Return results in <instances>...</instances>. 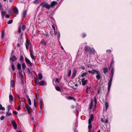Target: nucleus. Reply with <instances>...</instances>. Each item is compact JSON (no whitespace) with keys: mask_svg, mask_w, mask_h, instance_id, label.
<instances>
[{"mask_svg":"<svg viewBox=\"0 0 132 132\" xmlns=\"http://www.w3.org/2000/svg\"><path fill=\"white\" fill-rule=\"evenodd\" d=\"M96 78L98 80H99L100 79H101L102 77L101 74L99 75H97L96 76Z\"/></svg>","mask_w":132,"mask_h":132,"instance_id":"obj_12","label":"nucleus"},{"mask_svg":"<svg viewBox=\"0 0 132 132\" xmlns=\"http://www.w3.org/2000/svg\"><path fill=\"white\" fill-rule=\"evenodd\" d=\"M39 96L38 95V94L37 93L35 94V98L36 99H38V97Z\"/></svg>","mask_w":132,"mask_h":132,"instance_id":"obj_51","label":"nucleus"},{"mask_svg":"<svg viewBox=\"0 0 132 132\" xmlns=\"http://www.w3.org/2000/svg\"><path fill=\"white\" fill-rule=\"evenodd\" d=\"M30 56L32 59H34L33 57H35V56L34 55V53L32 50H30Z\"/></svg>","mask_w":132,"mask_h":132,"instance_id":"obj_10","label":"nucleus"},{"mask_svg":"<svg viewBox=\"0 0 132 132\" xmlns=\"http://www.w3.org/2000/svg\"><path fill=\"white\" fill-rule=\"evenodd\" d=\"M34 79L35 80V82L36 84L37 83H38V82H39L38 80L35 77Z\"/></svg>","mask_w":132,"mask_h":132,"instance_id":"obj_28","label":"nucleus"},{"mask_svg":"<svg viewBox=\"0 0 132 132\" xmlns=\"http://www.w3.org/2000/svg\"><path fill=\"white\" fill-rule=\"evenodd\" d=\"M7 108H8V111L9 112L10 111V110L11 109V106L10 105H9L7 106Z\"/></svg>","mask_w":132,"mask_h":132,"instance_id":"obj_46","label":"nucleus"},{"mask_svg":"<svg viewBox=\"0 0 132 132\" xmlns=\"http://www.w3.org/2000/svg\"><path fill=\"white\" fill-rule=\"evenodd\" d=\"M21 28L20 27L18 28V33H20L21 32Z\"/></svg>","mask_w":132,"mask_h":132,"instance_id":"obj_52","label":"nucleus"},{"mask_svg":"<svg viewBox=\"0 0 132 132\" xmlns=\"http://www.w3.org/2000/svg\"><path fill=\"white\" fill-rule=\"evenodd\" d=\"M105 105L106 108V110H107L108 109L109 107L108 104V103L106 102L105 103Z\"/></svg>","mask_w":132,"mask_h":132,"instance_id":"obj_39","label":"nucleus"},{"mask_svg":"<svg viewBox=\"0 0 132 132\" xmlns=\"http://www.w3.org/2000/svg\"><path fill=\"white\" fill-rule=\"evenodd\" d=\"M93 106V102L92 101V100L91 102L90 103V104L89 105V108L91 109Z\"/></svg>","mask_w":132,"mask_h":132,"instance_id":"obj_31","label":"nucleus"},{"mask_svg":"<svg viewBox=\"0 0 132 132\" xmlns=\"http://www.w3.org/2000/svg\"><path fill=\"white\" fill-rule=\"evenodd\" d=\"M38 76L39 79L40 80H41L43 78V76L41 73L38 74Z\"/></svg>","mask_w":132,"mask_h":132,"instance_id":"obj_19","label":"nucleus"},{"mask_svg":"<svg viewBox=\"0 0 132 132\" xmlns=\"http://www.w3.org/2000/svg\"><path fill=\"white\" fill-rule=\"evenodd\" d=\"M94 102L95 103V104H97V102H96V97L94 96Z\"/></svg>","mask_w":132,"mask_h":132,"instance_id":"obj_56","label":"nucleus"},{"mask_svg":"<svg viewBox=\"0 0 132 132\" xmlns=\"http://www.w3.org/2000/svg\"><path fill=\"white\" fill-rule=\"evenodd\" d=\"M25 60L26 62L28 64V66H30V67H32L33 65V64H32L30 62V60L28 59L27 58L25 57Z\"/></svg>","mask_w":132,"mask_h":132,"instance_id":"obj_4","label":"nucleus"},{"mask_svg":"<svg viewBox=\"0 0 132 132\" xmlns=\"http://www.w3.org/2000/svg\"><path fill=\"white\" fill-rule=\"evenodd\" d=\"M114 71V69L113 68H112L111 70V72L110 75V79L108 83H109V88L112 82V80L113 77V76Z\"/></svg>","mask_w":132,"mask_h":132,"instance_id":"obj_2","label":"nucleus"},{"mask_svg":"<svg viewBox=\"0 0 132 132\" xmlns=\"http://www.w3.org/2000/svg\"><path fill=\"white\" fill-rule=\"evenodd\" d=\"M59 81L58 79V78H56V80L55 81V83H56V82H57L59 83Z\"/></svg>","mask_w":132,"mask_h":132,"instance_id":"obj_58","label":"nucleus"},{"mask_svg":"<svg viewBox=\"0 0 132 132\" xmlns=\"http://www.w3.org/2000/svg\"><path fill=\"white\" fill-rule=\"evenodd\" d=\"M89 48H89L88 46L86 45L84 48L85 50L86 51V52L88 50Z\"/></svg>","mask_w":132,"mask_h":132,"instance_id":"obj_36","label":"nucleus"},{"mask_svg":"<svg viewBox=\"0 0 132 132\" xmlns=\"http://www.w3.org/2000/svg\"><path fill=\"white\" fill-rule=\"evenodd\" d=\"M81 36L82 38H84L86 36V34L83 33L82 34Z\"/></svg>","mask_w":132,"mask_h":132,"instance_id":"obj_42","label":"nucleus"},{"mask_svg":"<svg viewBox=\"0 0 132 132\" xmlns=\"http://www.w3.org/2000/svg\"><path fill=\"white\" fill-rule=\"evenodd\" d=\"M27 13V11L26 10H25L24 11L23 14V18H25Z\"/></svg>","mask_w":132,"mask_h":132,"instance_id":"obj_25","label":"nucleus"},{"mask_svg":"<svg viewBox=\"0 0 132 132\" xmlns=\"http://www.w3.org/2000/svg\"><path fill=\"white\" fill-rule=\"evenodd\" d=\"M11 68L12 70L13 71H14L15 70V68L14 65L13 63H11Z\"/></svg>","mask_w":132,"mask_h":132,"instance_id":"obj_24","label":"nucleus"},{"mask_svg":"<svg viewBox=\"0 0 132 132\" xmlns=\"http://www.w3.org/2000/svg\"><path fill=\"white\" fill-rule=\"evenodd\" d=\"M9 112H8V111H7L6 112V116L7 117L8 116H9L12 115L11 113V112L9 113Z\"/></svg>","mask_w":132,"mask_h":132,"instance_id":"obj_32","label":"nucleus"},{"mask_svg":"<svg viewBox=\"0 0 132 132\" xmlns=\"http://www.w3.org/2000/svg\"><path fill=\"white\" fill-rule=\"evenodd\" d=\"M95 73H96V74L97 75H99L100 74H101V73L99 71H97L96 70V72Z\"/></svg>","mask_w":132,"mask_h":132,"instance_id":"obj_60","label":"nucleus"},{"mask_svg":"<svg viewBox=\"0 0 132 132\" xmlns=\"http://www.w3.org/2000/svg\"><path fill=\"white\" fill-rule=\"evenodd\" d=\"M71 73V70H69L68 74V77H70Z\"/></svg>","mask_w":132,"mask_h":132,"instance_id":"obj_47","label":"nucleus"},{"mask_svg":"<svg viewBox=\"0 0 132 132\" xmlns=\"http://www.w3.org/2000/svg\"><path fill=\"white\" fill-rule=\"evenodd\" d=\"M17 58L16 56L14 55L12 56V57L10 58V61H11L12 62V63H13L14 61H15L16 60Z\"/></svg>","mask_w":132,"mask_h":132,"instance_id":"obj_8","label":"nucleus"},{"mask_svg":"<svg viewBox=\"0 0 132 132\" xmlns=\"http://www.w3.org/2000/svg\"><path fill=\"white\" fill-rule=\"evenodd\" d=\"M23 33H22L20 35V39L21 40H22L23 39Z\"/></svg>","mask_w":132,"mask_h":132,"instance_id":"obj_54","label":"nucleus"},{"mask_svg":"<svg viewBox=\"0 0 132 132\" xmlns=\"http://www.w3.org/2000/svg\"><path fill=\"white\" fill-rule=\"evenodd\" d=\"M57 91L60 92L61 91V89L59 86L55 87Z\"/></svg>","mask_w":132,"mask_h":132,"instance_id":"obj_29","label":"nucleus"},{"mask_svg":"<svg viewBox=\"0 0 132 132\" xmlns=\"http://www.w3.org/2000/svg\"><path fill=\"white\" fill-rule=\"evenodd\" d=\"M39 0H35L34 2V3H38L39 2Z\"/></svg>","mask_w":132,"mask_h":132,"instance_id":"obj_55","label":"nucleus"},{"mask_svg":"<svg viewBox=\"0 0 132 132\" xmlns=\"http://www.w3.org/2000/svg\"><path fill=\"white\" fill-rule=\"evenodd\" d=\"M111 84L110 86V87H109V83H108V92L106 94V95H107V96L109 94V92L110 91V89L111 88Z\"/></svg>","mask_w":132,"mask_h":132,"instance_id":"obj_20","label":"nucleus"},{"mask_svg":"<svg viewBox=\"0 0 132 132\" xmlns=\"http://www.w3.org/2000/svg\"><path fill=\"white\" fill-rule=\"evenodd\" d=\"M103 72L105 74L108 72V69L107 68H103Z\"/></svg>","mask_w":132,"mask_h":132,"instance_id":"obj_18","label":"nucleus"},{"mask_svg":"<svg viewBox=\"0 0 132 132\" xmlns=\"http://www.w3.org/2000/svg\"><path fill=\"white\" fill-rule=\"evenodd\" d=\"M6 12H5L4 11H2L1 12V14L2 16L3 17H4L5 15L6 14Z\"/></svg>","mask_w":132,"mask_h":132,"instance_id":"obj_33","label":"nucleus"},{"mask_svg":"<svg viewBox=\"0 0 132 132\" xmlns=\"http://www.w3.org/2000/svg\"><path fill=\"white\" fill-rule=\"evenodd\" d=\"M41 43L42 45H43L44 46H46V43L45 40L42 39L41 41Z\"/></svg>","mask_w":132,"mask_h":132,"instance_id":"obj_13","label":"nucleus"},{"mask_svg":"<svg viewBox=\"0 0 132 132\" xmlns=\"http://www.w3.org/2000/svg\"><path fill=\"white\" fill-rule=\"evenodd\" d=\"M106 52L108 53H111V50H108L106 51Z\"/></svg>","mask_w":132,"mask_h":132,"instance_id":"obj_57","label":"nucleus"},{"mask_svg":"<svg viewBox=\"0 0 132 132\" xmlns=\"http://www.w3.org/2000/svg\"><path fill=\"white\" fill-rule=\"evenodd\" d=\"M77 70L76 69L73 70L72 74V77H74L77 73Z\"/></svg>","mask_w":132,"mask_h":132,"instance_id":"obj_16","label":"nucleus"},{"mask_svg":"<svg viewBox=\"0 0 132 132\" xmlns=\"http://www.w3.org/2000/svg\"><path fill=\"white\" fill-rule=\"evenodd\" d=\"M27 71L28 72L29 74L31 75L32 74V72L30 71V69L29 68H27Z\"/></svg>","mask_w":132,"mask_h":132,"instance_id":"obj_35","label":"nucleus"},{"mask_svg":"<svg viewBox=\"0 0 132 132\" xmlns=\"http://www.w3.org/2000/svg\"><path fill=\"white\" fill-rule=\"evenodd\" d=\"M24 60V57L22 55L20 56V62H22V61Z\"/></svg>","mask_w":132,"mask_h":132,"instance_id":"obj_43","label":"nucleus"},{"mask_svg":"<svg viewBox=\"0 0 132 132\" xmlns=\"http://www.w3.org/2000/svg\"><path fill=\"white\" fill-rule=\"evenodd\" d=\"M17 96L18 97L19 99V101H20V94H18L17 95Z\"/></svg>","mask_w":132,"mask_h":132,"instance_id":"obj_59","label":"nucleus"},{"mask_svg":"<svg viewBox=\"0 0 132 132\" xmlns=\"http://www.w3.org/2000/svg\"><path fill=\"white\" fill-rule=\"evenodd\" d=\"M13 113L15 115H17L18 114V112L15 111H13Z\"/></svg>","mask_w":132,"mask_h":132,"instance_id":"obj_63","label":"nucleus"},{"mask_svg":"<svg viewBox=\"0 0 132 132\" xmlns=\"http://www.w3.org/2000/svg\"><path fill=\"white\" fill-rule=\"evenodd\" d=\"M5 17L6 18H9L10 17V15L8 14H6L5 15Z\"/></svg>","mask_w":132,"mask_h":132,"instance_id":"obj_64","label":"nucleus"},{"mask_svg":"<svg viewBox=\"0 0 132 132\" xmlns=\"http://www.w3.org/2000/svg\"><path fill=\"white\" fill-rule=\"evenodd\" d=\"M22 67L23 69H24L26 68V66L24 63H23L22 65Z\"/></svg>","mask_w":132,"mask_h":132,"instance_id":"obj_30","label":"nucleus"},{"mask_svg":"<svg viewBox=\"0 0 132 132\" xmlns=\"http://www.w3.org/2000/svg\"><path fill=\"white\" fill-rule=\"evenodd\" d=\"M9 100L10 101L12 102L13 101V97L12 95L11 94H10L9 96Z\"/></svg>","mask_w":132,"mask_h":132,"instance_id":"obj_22","label":"nucleus"},{"mask_svg":"<svg viewBox=\"0 0 132 132\" xmlns=\"http://www.w3.org/2000/svg\"><path fill=\"white\" fill-rule=\"evenodd\" d=\"M11 86L13 87L15 86V82L13 80H12L10 82Z\"/></svg>","mask_w":132,"mask_h":132,"instance_id":"obj_11","label":"nucleus"},{"mask_svg":"<svg viewBox=\"0 0 132 132\" xmlns=\"http://www.w3.org/2000/svg\"><path fill=\"white\" fill-rule=\"evenodd\" d=\"M11 123L14 127L15 129H16L17 128V125L16 122L13 120L11 121Z\"/></svg>","mask_w":132,"mask_h":132,"instance_id":"obj_7","label":"nucleus"},{"mask_svg":"<svg viewBox=\"0 0 132 132\" xmlns=\"http://www.w3.org/2000/svg\"><path fill=\"white\" fill-rule=\"evenodd\" d=\"M5 110V108L3 107H2V105L1 104H0V110Z\"/></svg>","mask_w":132,"mask_h":132,"instance_id":"obj_37","label":"nucleus"},{"mask_svg":"<svg viewBox=\"0 0 132 132\" xmlns=\"http://www.w3.org/2000/svg\"><path fill=\"white\" fill-rule=\"evenodd\" d=\"M31 44V43L29 39H27L26 41V43H25V45L26 48L27 50H28V46H29V44Z\"/></svg>","mask_w":132,"mask_h":132,"instance_id":"obj_5","label":"nucleus"},{"mask_svg":"<svg viewBox=\"0 0 132 132\" xmlns=\"http://www.w3.org/2000/svg\"><path fill=\"white\" fill-rule=\"evenodd\" d=\"M114 62V57H112V61L111 62L110 65L109 67V68H110L112 66Z\"/></svg>","mask_w":132,"mask_h":132,"instance_id":"obj_17","label":"nucleus"},{"mask_svg":"<svg viewBox=\"0 0 132 132\" xmlns=\"http://www.w3.org/2000/svg\"><path fill=\"white\" fill-rule=\"evenodd\" d=\"M26 28V26L24 25H22V29L23 31H24Z\"/></svg>","mask_w":132,"mask_h":132,"instance_id":"obj_44","label":"nucleus"},{"mask_svg":"<svg viewBox=\"0 0 132 132\" xmlns=\"http://www.w3.org/2000/svg\"><path fill=\"white\" fill-rule=\"evenodd\" d=\"M5 118V116H2L0 118V120H3Z\"/></svg>","mask_w":132,"mask_h":132,"instance_id":"obj_49","label":"nucleus"},{"mask_svg":"<svg viewBox=\"0 0 132 132\" xmlns=\"http://www.w3.org/2000/svg\"><path fill=\"white\" fill-rule=\"evenodd\" d=\"M90 49V53L92 54H94L95 53V50L93 48H89Z\"/></svg>","mask_w":132,"mask_h":132,"instance_id":"obj_14","label":"nucleus"},{"mask_svg":"<svg viewBox=\"0 0 132 132\" xmlns=\"http://www.w3.org/2000/svg\"><path fill=\"white\" fill-rule=\"evenodd\" d=\"M66 97L69 100H74L75 99L73 97L70 96H67Z\"/></svg>","mask_w":132,"mask_h":132,"instance_id":"obj_23","label":"nucleus"},{"mask_svg":"<svg viewBox=\"0 0 132 132\" xmlns=\"http://www.w3.org/2000/svg\"><path fill=\"white\" fill-rule=\"evenodd\" d=\"M87 74V73L86 72H85V73H82L81 76V77H84V76L86 75Z\"/></svg>","mask_w":132,"mask_h":132,"instance_id":"obj_40","label":"nucleus"},{"mask_svg":"<svg viewBox=\"0 0 132 132\" xmlns=\"http://www.w3.org/2000/svg\"><path fill=\"white\" fill-rule=\"evenodd\" d=\"M13 12L15 14H18V9L16 8H14L13 9Z\"/></svg>","mask_w":132,"mask_h":132,"instance_id":"obj_15","label":"nucleus"},{"mask_svg":"<svg viewBox=\"0 0 132 132\" xmlns=\"http://www.w3.org/2000/svg\"><path fill=\"white\" fill-rule=\"evenodd\" d=\"M43 35H45V39L47 38H48L49 37V35L48 34V32H46V34H45L44 33H43Z\"/></svg>","mask_w":132,"mask_h":132,"instance_id":"obj_27","label":"nucleus"},{"mask_svg":"<svg viewBox=\"0 0 132 132\" xmlns=\"http://www.w3.org/2000/svg\"><path fill=\"white\" fill-rule=\"evenodd\" d=\"M85 78H83L81 80V82H82V85L83 86H84L86 85L87 83V80H85Z\"/></svg>","mask_w":132,"mask_h":132,"instance_id":"obj_9","label":"nucleus"},{"mask_svg":"<svg viewBox=\"0 0 132 132\" xmlns=\"http://www.w3.org/2000/svg\"><path fill=\"white\" fill-rule=\"evenodd\" d=\"M4 31H2V33L1 35V37L2 38H3V37H4Z\"/></svg>","mask_w":132,"mask_h":132,"instance_id":"obj_50","label":"nucleus"},{"mask_svg":"<svg viewBox=\"0 0 132 132\" xmlns=\"http://www.w3.org/2000/svg\"><path fill=\"white\" fill-rule=\"evenodd\" d=\"M28 104L30 105H31V102L30 99H28Z\"/></svg>","mask_w":132,"mask_h":132,"instance_id":"obj_48","label":"nucleus"},{"mask_svg":"<svg viewBox=\"0 0 132 132\" xmlns=\"http://www.w3.org/2000/svg\"><path fill=\"white\" fill-rule=\"evenodd\" d=\"M89 125L88 126V127L89 129V131L90 130V129L92 128V125H91V123H88Z\"/></svg>","mask_w":132,"mask_h":132,"instance_id":"obj_34","label":"nucleus"},{"mask_svg":"<svg viewBox=\"0 0 132 132\" xmlns=\"http://www.w3.org/2000/svg\"><path fill=\"white\" fill-rule=\"evenodd\" d=\"M91 73L93 74H94L96 72V70L94 69L92 70L91 71Z\"/></svg>","mask_w":132,"mask_h":132,"instance_id":"obj_41","label":"nucleus"},{"mask_svg":"<svg viewBox=\"0 0 132 132\" xmlns=\"http://www.w3.org/2000/svg\"><path fill=\"white\" fill-rule=\"evenodd\" d=\"M108 120L107 119H106L105 120V121H104V123H105L106 124L108 123Z\"/></svg>","mask_w":132,"mask_h":132,"instance_id":"obj_61","label":"nucleus"},{"mask_svg":"<svg viewBox=\"0 0 132 132\" xmlns=\"http://www.w3.org/2000/svg\"><path fill=\"white\" fill-rule=\"evenodd\" d=\"M39 84L41 86H43L44 85L45 82L44 81L42 80L38 82Z\"/></svg>","mask_w":132,"mask_h":132,"instance_id":"obj_21","label":"nucleus"},{"mask_svg":"<svg viewBox=\"0 0 132 132\" xmlns=\"http://www.w3.org/2000/svg\"><path fill=\"white\" fill-rule=\"evenodd\" d=\"M58 4V3L56 1H53L51 2L50 5L48 4L46 2H44L40 4L42 6V9L44 8H46L49 9L51 8H54L55 6L57 5Z\"/></svg>","mask_w":132,"mask_h":132,"instance_id":"obj_1","label":"nucleus"},{"mask_svg":"<svg viewBox=\"0 0 132 132\" xmlns=\"http://www.w3.org/2000/svg\"><path fill=\"white\" fill-rule=\"evenodd\" d=\"M26 108L27 110L28 113L30 114L31 112L32 111V108L28 105H26Z\"/></svg>","mask_w":132,"mask_h":132,"instance_id":"obj_3","label":"nucleus"},{"mask_svg":"<svg viewBox=\"0 0 132 132\" xmlns=\"http://www.w3.org/2000/svg\"><path fill=\"white\" fill-rule=\"evenodd\" d=\"M52 27L54 30V32H55V28L54 26V25H52Z\"/></svg>","mask_w":132,"mask_h":132,"instance_id":"obj_62","label":"nucleus"},{"mask_svg":"<svg viewBox=\"0 0 132 132\" xmlns=\"http://www.w3.org/2000/svg\"><path fill=\"white\" fill-rule=\"evenodd\" d=\"M13 21V20H11L8 21L7 23L9 24H11L12 23Z\"/></svg>","mask_w":132,"mask_h":132,"instance_id":"obj_45","label":"nucleus"},{"mask_svg":"<svg viewBox=\"0 0 132 132\" xmlns=\"http://www.w3.org/2000/svg\"><path fill=\"white\" fill-rule=\"evenodd\" d=\"M94 117V116L93 114H91L90 118L88 120V123H91V122L93 121Z\"/></svg>","mask_w":132,"mask_h":132,"instance_id":"obj_6","label":"nucleus"},{"mask_svg":"<svg viewBox=\"0 0 132 132\" xmlns=\"http://www.w3.org/2000/svg\"><path fill=\"white\" fill-rule=\"evenodd\" d=\"M21 65L20 64L18 63L17 65V67L18 69L19 70H21Z\"/></svg>","mask_w":132,"mask_h":132,"instance_id":"obj_26","label":"nucleus"},{"mask_svg":"<svg viewBox=\"0 0 132 132\" xmlns=\"http://www.w3.org/2000/svg\"><path fill=\"white\" fill-rule=\"evenodd\" d=\"M75 86L76 87L74 88V87H72V88H73L75 90L76 89H77V87L78 86V85L77 84H76L75 85Z\"/></svg>","mask_w":132,"mask_h":132,"instance_id":"obj_53","label":"nucleus"},{"mask_svg":"<svg viewBox=\"0 0 132 132\" xmlns=\"http://www.w3.org/2000/svg\"><path fill=\"white\" fill-rule=\"evenodd\" d=\"M34 106L35 107L37 106V103L35 99H34Z\"/></svg>","mask_w":132,"mask_h":132,"instance_id":"obj_38","label":"nucleus"}]
</instances>
